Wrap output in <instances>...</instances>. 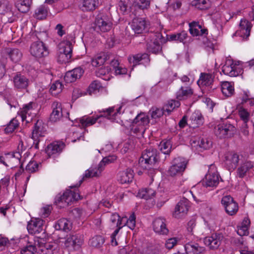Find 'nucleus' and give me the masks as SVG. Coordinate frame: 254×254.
Returning <instances> with one entry per match:
<instances>
[{
	"label": "nucleus",
	"instance_id": "42",
	"mask_svg": "<svg viewBox=\"0 0 254 254\" xmlns=\"http://www.w3.org/2000/svg\"><path fill=\"white\" fill-rule=\"evenodd\" d=\"M250 225V220L248 217L243 219L241 226L238 228L237 233L240 236L247 235L249 233V228Z\"/></svg>",
	"mask_w": 254,
	"mask_h": 254
},
{
	"label": "nucleus",
	"instance_id": "21",
	"mask_svg": "<svg viewBox=\"0 0 254 254\" xmlns=\"http://www.w3.org/2000/svg\"><path fill=\"white\" fill-rule=\"evenodd\" d=\"M252 27L250 22L245 19H242L239 24V30L236 32V34L243 38L247 39L250 35Z\"/></svg>",
	"mask_w": 254,
	"mask_h": 254
},
{
	"label": "nucleus",
	"instance_id": "24",
	"mask_svg": "<svg viewBox=\"0 0 254 254\" xmlns=\"http://www.w3.org/2000/svg\"><path fill=\"white\" fill-rule=\"evenodd\" d=\"M134 177L133 171L130 168L120 172L118 175V180L122 184H129L132 182Z\"/></svg>",
	"mask_w": 254,
	"mask_h": 254
},
{
	"label": "nucleus",
	"instance_id": "48",
	"mask_svg": "<svg viewBox=\"0 0 254 254\" xmlns=\"http://www.w3.org/2000/svg\"><path fill=\"white\" fill-rule=\"evenodd\" d=\"M103 170L102 169L100 168V165L98 164L97 167H91L88 170H86L84 174V177L89 178L91 177H98L101 174Z\"/></svg>",
	"mask_w": 254,
	"mask_h": 254
},
{
	"label": "nucleus",
	"instance_id": "43",
	"mask_svg": "<svg viewBox=\"0 0 254 254\" xmlns=\"http://www.w3.org/2000/svg\"><path fill=\"white\" fill-rule=\"evenodd\" d=\"M221 91L225 96L229 97L233 94L234 88L231 83L228 81H224L221 84Z\"/></svg>",
	"mask_w": 254,
	"mask_h": 254
},
{
	"label": "nucleus",
	"instance_id": "46",
	"mask_svg": "<svg viewBox=\"0 0 254 254\" xmlns=\"http://www.w3.org/2000/svg\"><path fill=\"white\" fill-rule=\"evenodd\" d=\"M192 5L197 9L205 10L210 7L211 1L210 0H194L192 1Z\"/></svg>",
	"mask_w": 254,
	"mask_h": 254
},
{
	"label": "nucleus",
	"instance_id": "27",
	"mask_svg": "<svg viewBox=\"0 0 254 254\" xmlns=\"http://www.w3.org/2000/svg\"><path fill=\"white\" fill-rule=\"evenodd\" d=\"M14 87L19 90L26 89L29 84V80L21 74H17L13 78Z\"/></svg>",
	"mask_w": 254,
	"mask_h": 254
},
{
	"label": "nucleus",
	"instance_id": "5",
	"mask_svg": "<svg viewBox=\"0 0 254 254\" xmlns=\"http://www.w3.org/2000/svg\"><path fill=\"white\" fill-rule=\"evenodd\" d=\"M29 52L33 57L37 59L45 57L49 53L47 47L42 41L33 42L30 47Z\"/></svg>",
	"mask_w": 254,
	"mask_h": 254
},
{
	"label": "nucleus",
	"instance_id": "11",
	"mask_svg": "<svg viewBox=\"0 0 254 254\" xmlns=\"http://www.w3.org/2000/svg\"><path fill=\"white\" fill-rule=\"evenodd\" d=\"M35 106L36 104L33 102H30L24 105L18 112L22 121H25L26 123H29L32 120L35 115V113H33Z\"/></svg>",
	"mask_w": 254,
	"mask_h": 254
},
{
	"label": "nucleus",
	"instance_id": "18",
	"mask_svg": "<svg viewBox=\"0 0 254 254\" xmlns=\"http://www.w3.org/2000/svg\"><path fill=\"white\" fill-rule=\"evenodd\" d=\"M240 156L237 153L228 152L225 155V164L228 170H234L240 160Z\"/></svg>",
	"mask_w": 254,
	"mask_h": 254
},
{
	"label": "nucleus",
	"instance_id": "10",
	"mask_svg": "<svg viewBox=\"0 0 254 254\" xmlns=\"http://www.w3.org/2000/svg\"><path fill=\"white\" fill-rule=\"evenodd\" d=\"M219 177L216 171L214 166H210L208 172L205 175V179L203 181V185L206 187H216L219 183Z\"/></svg>",
	"mask_w": 254,
	"mask_h": 254
},
{
	"label": "nucleus",
	"instance_id": "1",
	"mask_svg": "<svg viewBox=\"0 0 254 254\" xmlns=\"http://www.w3.org/2000/svg\"><path fill=\"white\" fill-rule=\"evenodd\" d=\"M80 199L81 197L77 189L67 190L62 195L59 194L56 197L55 203L59 207L64 208Z\"/></svg>",
	"mask_w": 254,
	"mask_h": 254
},
{
	"label": "nucleus",
	"instance_id": "22",
	"mask_svg": "<svg viewBox=\"0 0 254 254\" xmlns=\"http://www.w3.org/2000/svg\"><path fill=\"white\" fill-rule=\"evenodd\" d=\"M153 228L156 233L161 235H166L168 233L166 227V220L163 218H157L153 222Z\"/></svg>",
	"mask_w": 254,
	"mask_h": 254
},
{
	"label": "nucleus",
	"instance_id": "32",
	"mask_svg": "<svg viewBox=\"0 0 254 254\" xmlns=\"http://www.w3.org/2000/svg\"><path fill=\"white\" fill-rule=\"evenodd\" d=\"M128 59L129 62L133 64V67L137 64L148 63L149 61L148 55L146 53L138 54L132 57H129Z\"/></svg>",
	"mask_w": 254,
	"mask_h": 254
},
{
	"label": "nucleus",
	"instance_id": "2",
	"mask_svg": "<svg viewBox=\"0 0 254 254\" xmlns=\"http://www.w3.org/2000/svg\"><path fill=\"white\" fill-rule=\"evenodd\" d=\"M188 160L183 157L175 158L169 168L167 173L171 177H180L183 175L188 164Z\"/></svg>",
	"mask_w": 254,
	"mask_h": 254
},
{
	"label": "nucleus",
	"instance_id": "14",
	"mask_svg": "<svg viewBox=\"0 0 254 254\" xmlns=\"http://www.w3.org/2000/svg\"><path fill=\"white\" fill-rule=\"evenodd\" d=\"M150 24L149 21L142 18H135L131 23V28L136 34H141L147 31Z\"/></svg>",
	"mask_w": 254,
	"mask_h": 254
},
{
	"label": "nucleus",
	"instance_id": "58",
	"mask_svg": "<svg viewBox=\"0 0 254 254\" xmlns=\"http://www.w3.org/2000/svg\"><path fill=\"white\" fill-rule=\"evenodd\" d=\"M116 159L117 156L114 155H109L104 157L99 164L100 168L104 170L105 165L114 162Z\"/></svg>",
	"mask_w": 254,
	"mask_h": 254
},
{
	"label": "nucleus",
	"instance_id": "41",
	"mask_svg": "<svg viewBox=\"0 0 254 254\" xmlns=\"http://www.w3.org/2000/svg\"><path fill=\"white\" fill-rule=\"evenodd\" d=\"M142 254H161V247L159 244L148 245L142 251Z\"/></svg>",
	"mask_w": 254,
	"mask_h": 254
},
{
	"label": "nucleus",
	"instance_id": "52",
	"mask_svg": "<svg viewBox=\"0 0 254 254\" xmlns=\"http://www.w3.org/2000/svg\"><path fill=\"white\" fill-rule=\"evenodd\" d=\"M147 49L149 52L156 54L160 51L161 47L159 43L155 40L153 42L147 43Z\"/></svg>",
	"mask_w": 254,
	"mask_h": 254
},
{
	"label": "nucleus",
	"instance_id": "53",
	"mask_svg": "<svg viewBox=\"0 0 254 254\" xmlns=\"http://www.w3.org/2000/svg\"><path fill=\"white\" fill-rule=\"evenodd\" d=\"M238 115L240 119L244 122L245 126H247V123L250 118V113L243 107H240L238 110Z\"/></svg>",
	"mask_w": 254,
	"mask_h": 254
},
{
	"label": "nucleus",
	"instance_id": "26",
	"mask_svg": "<svg viewBox=\"0 0 254 254\" xmlns=\"http://www.w3.org/2000/svg\"><path fill=\"white\" fill-rule=\"evenodd\" d=\"M83 73V70L80 67L75 68L72 70L67 71L64 77V81L66 83H71L75 81L80 78Z\"/></svg>",
	"mask_w": 254,
	"mask_h": 254
},
{
	"label": "nucleus",
	"instance_id": "8",
	"mask_svg": "<svg viewBox=\"0 0 254 254\" xmlns=\"http://www.w3.org/2000/svg\"><path fill=\"white\" fill-rule=\"evenodd\" d=\"M236 132L235 127L230 124H222L218 125L215 128V134L219 138L230 137Z\"/></svg>",
	"mask_w": 254,
	"mask_h": 254
},
{
	"label": "nucleus",
	"instance_id": "45",
	"mask_svg": "<svg viewBox=\"0 0 254 254\" xmlns=\"http://www.w3.org/2000/svg\"><path fill=\"white\" fill-rule=\"evenodd\" d=\"M0 14L12 15L11 5L7 0H0Z\"/></svg>",
	"mask_w": 254,
	"mask_h": 254
},
{
	"label": "nucleus",
	"instance_id": "20",
	"mask_svg": "<svg viewBox=\"0 0 254 254\" xmlns=\"http://www.w3.org/2000/svg\"><path fill=\"white\" fill-rule=\"evenodd\" d=\"M44 221L40 218L31 220L28 224L27 230L31 234H39L43 230Z\"/></svg>",
	"mask_w": 254,
	"mask_h": 254
},
{
	"label": "nucleus",
	"instance_id": "25",
	"mask_svg": "<svg viewBox=\"0 0 254 254\" xmlns=\"http://www.w3.org/2000/svg\"><path fill=\"white\" fill-rule=\"evenodd\" d=\"M21 157V155L19 151L10 152L5 154V162L8 166H11L12 168L20 164Z\"/></svg>",
	"mask_w": 254,
	"mask_h": 254
},
{
	"label": "nucleus",
	"instance_id": "28",
	"mask_svg": "<svg viewBox=\"0 0 254 254\" xmlns=\"http://www.w3.org/2000/svg\"><path fill=\"white\" fill-rule=\"evenodd\" d=\"M53 112L51 114L50 120L52 122L59 121L63 117L62 104L58 102H54L52 104Z\"/></svg>",
	"mask_w": 254,
	"mask_h": 254
},
{
	"label": "nucleus",
	"instance_id": "59",
	"mask_svg": "<svg viewBox=\"0 0 254 254\" xmlns=\"http://www.w3.org/2000/svg\"><path fill=\"white\" fill-rule=\"evenodd\" d=\"M39 164L36 162L31 161L26 167V171L29 173H32L36 172L38 170Z\"/></svg>",
	"mask_w": 254,
	"mask_h": 254
},
{
	"label": "nucleus",
	"instance_id": "54",
	"mask_svg": "<svg viewBox=\"0 0 254 254\" xmlns=\"http://www.w3.org/2000/svg\"><path fill=\"white\" fill-rule=\"evenodd\" d=\"M150 4V0H134L133 5L140 9H148Z\"/></svg>",
	"mask_w": 254,
	"mask_h": 254
},
{
	"label": "nucleus",
	"instance_id": "62",
	"mask_svg": "<svg viewBox=\"0 0 254 254\" xmlns=\"http://www.w3.org/2000/svg\"><path fill=\"white\" fill-rule=\"evenodd\" d=\"M180 241V239L176 237L168 239L166 241L165 246L168 249H171L173 248Z\"/></svg>",
	"mask_w": 254,
	"mask_h": 254
},
{
	"label": "nucleus",
	"instance_id": "47",
	"mask_svg": "<svg viewBox=\"0 0 254 254\" xmlns=\"http://www.w3.org/2000/svg\"><path fill=\"white\" fill-rule=\"evenodd\" d=\"M135 216L134 213H132L127 219V217H123L121 218L122 226L127 225L130 229L133 230L135 227Z\"/></svg>",
	"mask_w": 254,
	"mask_h": 254
},
{
	"label": "nucleus",
	"instance_id": "38",
	"mask_svg": "<svg viewBox=\"0 0 254 254\" xmlns=\"http://www.w3.org/2000/svg\"><path fill=\"white\" fill-rule=\"evenodd\" d=\"M192 94V90L190 86H182L177 91L176 97L180 100H184L190 97Z\"/></svg>",
	"mask_w": 254,
	"mask_h": 254
},
{
	"label": "nucleus",
	"instance_id": "34",
	"mask_svg": "<svg viewBox=\"0 0 254 254\" xmlns=\"http://www.w3.org/2000/svg\"><path fill=\"white\" fill-rule=\"evenodd\" d=\"M5 51L10 60L14 63L18 62L22 58V53L18 49L8 48Z\"/></svg>",
	"mask_w": 254,
	"mask_h": 254
},
{
	"label": "nucleus",
	"instance_id": "51",
	"mask_svg": "<svg viewBox=\"0 0 254 254\" xmlns=\"http://www.w3.org/2000/svg\"><path fill=\"white\" fill-rule=\"evenodd\" d=\"M48 14V9L44 5L38 7L35 12V17L38 19H43L46 17Z\"/></svg>",
	"mask_w": 254,
	"mask_h": 254
},
{
	"label": "nucleus",
	"instance_id": "63",
	"mask_svg": "<svg viewBox=\"0 0 254 254\" xmlns=\"http://www.w3.org/2000/svg\"><path fill=\"white\" fill-rule=\"evenodd\" d=\"M102 87L101 83L97 80L93 81L89 86L88 91L90 94L94 93L96 91L99 90L100 88Z\"/></svg>",
	"mask_w": 254,
	"mask_h": 254
},
{
	"label": "nucleus",
	"instance_id": "23",
	"mask_svg": "<svg viewBox=\"0 0 254 254\" xmlns=\"http://www.w3.org/2000/svg\"><path fill=\"white\" fill-rule=\"evenodd\" d=\"M65 145L61 141H56L48 145L46 149V153L49 157L59 154L61 152Z\"/></svg>",
	"mask_w": 254,
	"mask_h": 254
},
{
	"label": "nucleus",
	"instance_id": "19",
	"mask_svg": "<svg viewBox=\"0 0 254 254\" xmlns=\"http://www.w3.org/2000/svg\"><path fill=\"white\" fill-rule=\"evenodd\" d=\"M213 76L212 74L206 73H201L197 84L199 87L209 90L213 88Z\"/></svg>",
	"mask_w": 254,
	"mask_h": 254
},
{
	"label": "nucleus",
	"instance_id": "16",
	"mask_svg": "<svg viewBox=\"0 0 254 254\" xmlns=\"http://www.w3.org/2000/svg\"><path fill=\"white\" fill-rule=\"evenodd\" d=\"M223 236L221 234H213L204 239V244L210 249H217L221 244Z\"/></svg>",
	"mask_w": 254,
	"mask_h": 254
},
{
	"label": "nucleus",
	"instance_id": "39",
	"mask_svg": "<svg viewBox=\"0 0 254 254\" xmlns=\"http://www.w3.org/2000/svg\"><path fill=\"white\" fill-rule=\"evenodd\" d=\"M98 0H81L80 9L84 11H93L97 7Z\"/></svg>",
	"mask_w": 254,
	"mask_h": 254
},
{
	"label": "nucleus",
	"instance_id": "13",
	"mask_svg": "<svg viewBox=\"0 0 254 254\" xmlns=\"http://www.w3.org/2000/svg\"><path fill=\"white\" fill-rule=\"evenodd\" d=\"M223 72L231 77H235L241 74L242 69L230 59L226 61L225 64L222 67Z\"/></svg>",
	"mask_w": 254,
	"mask_h": 254
},
{
	"label": "nucleus",
	"instance_id": "60",
	"mask_svg": "<svg viewBox=\"0 0 254 254\" xmlns=\"http://www.w3.org/2000/svg\"><path fill=\"white\" fill-rule=\"evenodd\" d=\"M37 251L36 246L29 245L23 247L20 251L21 254H34Z\"/></svg>",
	"mask_w": 254,
	"mask_h": 254
},
{
	"label": "nucleus",
	"instance_id": "33",
	"mask_svg": "<svg viewBox=\"0 0 254 254\" xmlns=\"http://www.w3.org/2000/svg\"><path fill=\"white\" fill-rule=\"evenodd\" d=\"M122 107L120 106L118 108L115 109L114 107H110L106 110L99 111V113H103L104 117H107L108 119L112 121L116 120V117L119 114H121V109Z\"/></svg>",
	"mask_w": 254,
	"mask_h": 254
},
{
	"label": "nucleus",
	"instance_id": "37",
	"mask_svg": "<svg viewBox=\"0 0 254 254\" xmlns=\"http://www.w3.org/2000/svg\"><path fill=\"white\" fill-rule=\"evenodd\" d=\"M254 163L251 161H247L242 163L237 169V175L240 178L244 177L247 173L254 167Z\"/></svg>",
	"mask_w": 254,
	"mask_h": 254
},
{
	"label": "nucleus",
	"instance_id": "55",
	"mask_svg": "<svg viewBox=\"0 0 254 254\" xmlns=\"http://www.w3.org/2000/svg\"><path fill=\"white\" fill-rule=\"evenodd\" d=\"M104 239L101 236H96L90 240L89 243L93 247L99 248L104 243Z\"/></svg>",
	"mask_w": 254,
	"mask_h": 254
},
{
	"label": "nucleus",
	"instance_id": "29",
	"mask_svg": "<svg viewBox=\"0 0 254 254\" xmlns=\"http://www.w3.org/2000/svg\"><path fill=\"white\" fill-rule=\"evenodd\" d=\"M102 117H104V115H101L95 117L85 116L75 119V121L76 123H79V126L81 127H86L94 125L98 119Z\"/></svg>",
	"mask_w": 254,
	"mask_h": 254
},
{
	"label": "nucleus",
	"instance_id": "31",
	"mask_svg": "<svg viewBox=\"0 0 254 254\" xmlns=\"http://www.w3.org/2000/svg\"><path fill=\"white\" fill-rule=\"evenodd\" d=\"M190 125L193 128H195L203 125V118L199 111H195L192 113L189 120Z\"/></svg>",
	"mask_w": 254,
	"mask_h": 254
},
{
	"label": "nucleus",
	"instance_id": "36",
	"mask_svg": "<svg viewBox=\"0 0 254 254\" xmlns=\"http://www.w3.org/2000/svg\"><path fill=\"white\" fill-rule=\"evenodd\" d=\"M110 59V54L108 53H101L97 54L92 59L91 64L93 66H99L103 65Z\"/></svg>",
	"mask_w": 254,
	"mask_h": 254
},
{
	"label": "nucleus",
	"instance_id": "50",
	"mask_svg": "<svg viewBox=\"0 0 254 254\" xmlns=\"http://www.w3.org/2000/svg\"><path fill=\"white\" fill-rule=\"evenodd\" d=\"M160 150L163 153L166 155L165 158L169 156L172 148V144L170 140L162 141L160 143Z\"/></svg>",
	"mask_w": 254,
	"mask_h": 254
},
{
	"label": "nucleus",
	"instance_id": "40",
	"mask_svg": "<svg viewBox=\"0 0 254 254\" xmlns=\"http://www.w3.org/2000/svg\"><path fill=\"white\" fill-rule=\"evenodd\" d=\"M31 3L32 0H19L15 5L20 12L25 13L29 11Z\"/></svg>",
	"mask_w": 254,
	"mask_h": 254
},
{
	"label": "nucleus",
	"instance_id": "56",
	"mask_svg": "<svg viewBox=\"0 0 254 254\" xmlns=\"http://www.w3.org/2000/svg\"><path fill=\"white\" fill-rule=\"evenodd\" d=\"M149 114L153 119H157L162 117L164 114L166 115L165 111H163V108L162 109L153 107L149 111Z\"/></svg>",
	"mask_w": 254,
	"mask_h": 254
},
{
	"label": "nucleus",
	"instance_id": "9",
	"mask_svg": "<svg viewBox=\"0 0 254 254\" xmlns=\"http://www.w3.org/2000/svg\"><path fill=\"white\" fill-rule=\"evenodd\" d=\"M221 203L228 215L232 216L238 212V204L230 195L223 196L221 199Z\"/></svg>",
	"mask_w": 254,
	"mask_h": 254
},
{
	"label": "nucleus",
	"instance_id": "44",
	"mask_svg": "<svg viewBox=\"0 0 254 254\" xmlns=\"http://www.w3.org/2000/svg\"><path fill=\"white\" fill-rule=\"evenodd\" d=\"M155 194V191L151 188H146L140 190L138 191L137 196L145 199H150L153 197Z\"/></svg>",
	"mask_w": 254,
	"mask_h": 254
},
{
	"label": "nucleus",
	"instance_id": "30",
	"mask_svg": "<svg viewBox=\"0 0 254 254\" xmlns=\"http://www.w3.org/2000/svg\"><path fill=\"white\" fill-rule=\"evenodd\" d=\"M186 253L182 254H200L205 252V249L197 243L189 242L185 247Z\"/></svg>",
	"mask_w": 254,
	"mask_h": 254
},
{
	"label": "nucleus",
	"instance_id": "35",
	"mask_svg": "<svg viewBox=\"0 0 254 254\" xmlns=\"http://www.w3.org/2000/svg\"><path fill=\"white\" fill-rule=\"evenodd\" d=\"M56 230H62L64 232H68L72 229V223L65 218H62L59 220L55 224Z\"/></svg>",
	"mask_w": 254,
	"mask_h": 254
},
{
	"label": "nucleus",
	"instance_id": "15",
	"mask_svg": "<svg viewBox=\"0 0 254 254\" xmlns=\"http://www.w3.org/2000/svg\"><path fill=\"white\" fill-rule=\"evenodd\" d=\"M190 202L188 199L183 198L176 205L173 215L175 218H181L187 213L189 207Z\"/></svg>",
	"mask_w": 254,
	"mask_h": 254
},
{
	"label": "nucleus",
	"instance_id": "12",
	"mask_svg": "<svg viewBox=\"0 0 254 254\" xmlns=\"http://www.w3.org/2000/svg\"><path fill=\"white\" fill-rule=\"evenodd\" d=\"M60 56L64 58V61L66 62L72 56V44L67 39L62 41L59 45Z\"/></svg>",
	"mask_w": 254,
	"mask_h": 254
},
{
	"label": "nucleus",
	"instance_id": "6",
	"mask_svg": "<svg viewBox=\"0 0 254 254\" xmlns=\"http://www.w3.org/2000/svg\"><path fill=\"white\" fill-rule=\"evenodd\" d=\"M149 123L148 116L145 113L138 114L132 122L134 132L142 134L145 130V126Z\"/></svg>",
	"mask_w": 254,
	"mask_h": 254
},
{
	"label": "nucleus",
	"instance_id": "57",
	"mask_svg": "<svg viewBox=\"0 0 254 254\" xmlns=\"http://www.w3.org/2000/svg\"><path fill=\"white\" fill-rule=\"evenodd\" d=\"M197 145L200 148L208 149L212 146V141L206 138H199L197 141Z\"/></svg>",
	"mask_w": 254,
	"mask_h": 254
},
{
	"label": "nucleus",
	"instance_id": "61",
	"mask_svg": "<svg viewBox=\"0 0 254 254\" xmlns=\"http://www.w3.org/2000/svg\"><path fill=\"white\" fill-rule=\"evenodd\" d=\"M62 84L61 82L57 81L52 85L50 91L52 94H57L62 91Z\"/></svg>",
	"mask_w": 254,
	"mask_h": 254
},
{
	"label": "nucleus",
	"instance_id": "17",
	"mask_svg": "<svg viewBox=\"0 0 254 254\" xmlns=\"http://www.w3.org/2000/svg\"><path fill=\"white\" fill-rule=\"evenodd\" d=\"M46 126L42 121L38 120L35 123L33 131L32 133V138L34 141H39L40 137L44 136L46 133Z\"/></svg>",
	"mask_w": 254,
	"mask_h": 254
},
{
	"label": "nucleus",
	"instance_id": "49",
	"mask_svg": "<svg viewBox=\"0 0 254 254\" xmlns=\"http://www.w3.org/2000/svg\"><path fill=\"white\" fill-rule=\"evenodd\" d=\"M180 104L179 102L175 100H171L166 104L163 107V111H165L167 115H169L173 110L179 107Z\"/></svg>",
	"mask_w": 254,
	"mask_h": 254
},
{
	"label": "nucleus",
	"instance_id": "7",
	"mask_svg": "<svg viewBox=\"0 0 254 254\" xmlns=\"http://www.w3.org/2000/svg\"><path fill=\"white\" fill-rule=\"evenodd\" d=\"M95 23L96 28L103 32L110 30L112 25L110 18L103 13H99L97 15Z\"/></svg>",
	"mask_w": 254,
	"mask_h": 254
},
{
	"label": "nucleus",
	"instance_id": "3",
	"mask_svg": "<svg viewBox=\"0 0 254 254\" xmlns=\"http://www.w3.org/2000/svg\"><path fill=\"white\" fill-rule=\"evenodd\" d=\"M158 156L156 149L152 148L146 149L142 153L139 159V164L142 168L147 169V166L153 165L158 162Z\"/></svg>",
	"mask_w": 254,
	"mask_h": 254
},
{
	"label": "nucleus",
	"instance_id": "64",
	"mask_svg": "<svg viewBox=\"0 0 254 254\" xmlns=\"http://www.w3.org/2000/svg\"><path fill=\"white\" fill-rule=\"evenodd\" d=\"M18 124L16 120H12L5 128V131L7 133L13 132L18 127Z\"/></svg>",
	"mask_w": 254,
	"mask_h": 254
},
{
	"label": "nucleus",
	"instance_id": "4",
	"mask_svg": "<svg viewBox=\"0 0 254 254\" xmlns=\"http://www.w3.org/2000/svg\"><path fill=\"white\" fill-rule=\"evenodd\" d=\"M83 243L82 237L78 235L67 236L64 242V248L69 252H74L80 250Z\"/></svg>",
	"mask_w": 254,
	"mask_h": 254
}]
</instances>
